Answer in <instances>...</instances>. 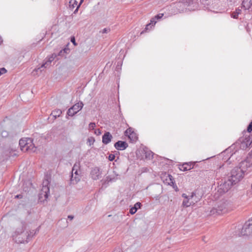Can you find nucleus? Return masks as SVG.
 Here are the masks:
<instances>
[{
    "label": "nucleus",
    "instance_id": "18",
    "mask_svg": "<svg viewBox=\"0 0 252 252\" xmlns=\"http://www.w3.org/2000/svg\"><path fill=\"white\" fill-rule=\"evenodd\" d=\"M241 9H240L239 8H237V9H236L235 11L232 13L231 15V17H232L234 19H237V18H238V15L240 14H241Z\"/></svg>",
    "mask_w": 252,
    "mask_h": 252
},
{
    "label": "nucleus",
    "instance_id": "1",
    "mask_svg": "<svg viewBox=\"0 0 252 252\" xmlns=\"http://www.w3.org/2000/svg\"><path fill=\"white\" fill-rule=\"evenodd\" d=\"M25 227L23 225L18 228L12 234L13 239L17 243H28L31 236L34 235L38 229H37L34 232V230L30 231H25Z\"/></svg>",
    "mask_w": 252,
    "mask_h": 252
},
{
    "label": "nucleus",
    "instance_id": "19",
    "mask_svg": "<svg viewBox=\"0 0 252 252\" xmlns=\"http://www.w3.org/2000/svg\"><path fill=\"white\" fill-rule=\"evenodd\" d=\"M44 67H41V66L40 67L35 68L32 72V75L33 76H35V75L38 76L39 75V72L40 73H41V72L42 71V70H43V69H42Z\"/></svg>",
    "mask_w": 252,
    "mask_h": 252
},
{
    "label": "nucleus",
    "instance_id": "36",
    "mask_svg": "<svg viewBox=\"0 0 252 252\" xmlns=\"http://www.w3.org/2000/svg\"><path fill=\"white\" fill-rule=\"evenodd\" d=\"M1 135L3 137H6L7 135V133L6 131H3L1 132Z\"/></svg>",
    "mask_w": 252,
    "mask_h": 252
},
{
    "label": "nucleus",
    "instance_id": "28",
    "mask_svg": "<svg viewBox=\"0 0 252 252\" xmlns=\"http://www.w3.org/2000/svg\"><path fill=\"white\" fill-rule=\"evenodd\" d=\"M247 131L249 132H251L252 131V122L249 125L247 128Z\"/></svg>",
    "mask_w": 252,
    "mask_h": 252
},
{
    "label": "nucleus",
    "instance_id": "33",
    "mask_svg": "<svg viewBox=\"0 0 252 252\" xmlns=\"http://www.w3.org/2000/svg\"><path fill=\"white\" fill-rule=\"evenodd\" d=\"M163 16V14L162 13H160L158 15H157V16H155V18H157V19H160Z\"/></svg>",
    "mask_w": 252,
    "mask_h": 252
},
{
    "label": "nucleus",
    "instance_id": "3",
    "mask_svg": "<svg viewBox=\"0 0 252 252\" xmlns=\"http://www.w3.org/2000/svg\"><path fill=\"white\" fill-rule=\"evenodd\" d=\"M182 196L184 198L182 205L185 207H189L194 205L200 200V198L196 196L194 192H192L189 195L186 193H183Z\"/></svg>",
    "mask_w": 252,
    "mask_h": 252
},
{
    "label": "nucleus",
    "instance_id": "12",
    "mask_svg": "<svg viewBox=\"0 0 252 252\" xmlns=\"http://www.w3.org/2000/svg\"><path fill=\"white\" fill-rule=\"evenodd\" d=\"M112 136L109 132H105L102 136V142L104 144H107L111 141Z\"/></svg>",
    "mask_w": 252,
    "mask_h": 252
},
{
    "label": "nucleus",
    "instance_id": "27",
    "mask_svg": "<svg viewBox=\"0 0 252 252\" xmlns=\"http://www.w3.org/2000/svg\"><path fill=\"white\" fill-rule=\"evenodd\" d=\"M7 70L4 67L0 68V76L5 73Z\"/></svg>",
    "mask_w": 252,
    "mask_h": 252
},
{
    "label": "nucleus",
    "instance_id": "25",
    "mask_svg": "<svg viewBox=\"0 0 252 252\" xmlns=\"http://www.w3.org/2000/svg\"><path fill=\"white\" fill-rule=\"evenodd\" d=\"M136 211H137V210H136V208L132 207L130 209L129 213L131 215H133L136 212Z\"/></svg>",
    "mask_w": 252,
    "mask_h": 252
},
{
    "label": "nucleus",
    "instance_id": "31",
    "mask_svg": "<svg viewBox=\"0 0 252 252\" xmlns=\"http://www.w3.org/2000/svg\"><path fill=\"white\" fill-rule=\"evenodd\" d=\"M141 203L140 202H137L135 204L134 208H136V210H137L138 208H140L141 207Z\"/></svg>",
    "mask_w": 252,
    "mask_h": 252
},
{
    "label": "nucleus",
    "instance_id": "40",
    "mask_svg": "<svg viewBox=\"0 0 252 252\" xmlns=\"http://www.w3.org/2000/svg\"><path fill=\"white\" fill-rule=\"evenodd\" d=\"M73 216H71V215H69L68 216V218L70 220H72L73 219Z\"/></svg>",
    "mask_w": 252,
    "mask_h": 252
},
{
    "label": "nucleus",
    "instance_id": "17",
    "mask_svg": "<svg viewBox=\"0 0 252 252\" xmlns=\"http://www.w3.org/2000/svg\"><path fill=\"white\" fill-rule=\"evenodd\" d=\"M252 5V1L251 0H244L242 2V7L245 9H249Z\"/></svg>",
    "mask_w": 252,
    "mask_h": 252
},
{
    "label": "nucleus",
    "instance_id": "14",
    "mask_svg": "<svg viewBox=\"0 0 252 252\" xmlns=\"http://www.w3.org/2000/svg\"><path fill=\"white\" fill-rule=\"evenodd\" d=\"M56 57V55L55 54H52L48 58L47 60L45 62V63L42 64L41 67L46 68L47 66H49Z\"/></svg>",
    "mask_w": 252,
    "mask_h": 252
},
{
    "label": "nucleus",
    "instance_id": "37",
    "mask_svg": "<svg viewBox=\"0 0 252 252\" xmlns=\"http://www.w3.org/2000/svg\"><path fill=\"white\" fill-rule=\"evenodd\" d=\"M79 172L80 173V171H78V170L73 171V174L74 175H80V173H79Z\"/></svg>",
    "mask_w": 252,
    "mask_h": 252
},
{
    "label": "nucleus",
    "instance_id": "13",
    "mask_svg": "<svg viewBox=\"0 0 252 252\" xmlns=\"http://www.w3.org/2000/svg\"><path fill=\"white\" fill-rule=\"evenodd\" d=\"M125 133L126 135H127L128 136L130 140L132 141H135L136 140L137 136L136 135V134L133 131H131V129H127L125 131Z\"/></svg>",
    "mask_w": 252,
    "mask_h": 252
},
{
    "label": "nucleus",
    "instance_id": "15",
    "mask_svg": "<svg viewBox=\"0 0 252 252\" xmlns=\"http://www.w3.org/2000/svg\"><path fill=\"white\" fill-rule=\"evenodd\" d=\"M224 212L223 211L222 209H220V208L219 209H216V208H212L210 211V212L208 214V215H220Z\"/></svg>",
    "mask_w": 252,
    "mask_h": 252
},
{
    "label": "nucleus",
    "instance_id": "2",
    "mask_svg": "<svg viewBox=\"0 0 252 252\" xmlns=\"http://www.w3.org/2000/svg\"><path fill=\"white\" fill-rule=\"evenodd\" d=\"M19 146L23 152H34L36 147L33 143V140L31 138H23L19 141Z\"/></svg>",
    "mask_w": 252,
    "mask_h": 252
},
{
    "label": "nucleus",
    "instance_id": "20",
    "mask_svg": "<svg viewBox=\"0 0 252 252\" xmlns=\"http://www.w3.org/2000/svg\"><path fill=\"white\" fill-rule=\"evenodd\" d=\"M62 112L61 110L57 109L55 110V111H53L51 113V115H52L54 117L56 118L57 117H59L62 114Z\"/></svg>",
    "mask_w": 252,
    "mask_h": 252
},
{
    "label": "nucleus",
    "instance_id": "6",
    "mask_svg": "<svg viewBox=\"0 0 252 252\" xmlns=\"http://www.w3.org/2000/svg\"><path fill=\"white\" fill-rule=\"evenodd\" d=\"M49 181L45 180L43 182V186L39 193V198L41 199L44 198V200H46L49 195V188L48 187Z\"/></svg>",
    "mask_w": 252,
    "mask_h": 252
},
{
    "label": "nucleus",
    "instance_id": "41",
    "mask_svg": "<svg viewBox=\"0 0 252 252\" xmlns=\"http://www.w3.org/2000/svg\"><path fill=\"white\" fill-rule=\"evenodd\" d=\"M168 177H169V178L170 179V180L171 181V183H173V181H172V176L168 175Z\"/></svg>",
    "mask_w": 252,
    "mask_h": 252
},
{
    "label": "nucleus",
    "instance_id": "5",
    "mask_svg": "<svg viewBox=\"0 0 252 252\" xmlns=\"http://www.w3.org/2000/svg\"><path fill=\"white\" fill-rule=\"evenodd\" d=\"M252 233V219L246 222L241 231L237 235L239 236H248Z\"/></svg>",
    "mask_w": 252,
    "mask_h": 252
},
{
    "label": "nucleus",
    "instance_id": "29",
    "mask_svg": "<svg viewBox=\"0 0 252 252\" xmlns=\"http://www.w3.org/2000/svg\"><path fill=\"white\" fill-rule=\"evenodd\" d=\"M94 133L96 135H100L101 134V132L99 129H97L94 131Z\"/></svg>",
    "mask_w": 252,
    "mask_h": 252
},
{
    "label": "nucleus",
    "instance_id": "16",
    "mask_svg": "<svg viewBox=\"0 0 252 252\" xmlns=\"http://www.w3.org/2000/svg\"><path fill=\"white\" fill-rule=\"evenodd\" d=\"M80 180V175H74L73 173H72L71 177L70 178L71 183L72 184H77Z\"/></svg>",
    "mask_w": 252,
    "mask_h": 252
},
{
    "label": "nucleus",
    "instance_id": "38",
    "mask_svg": "<svg viewBox=\"0 0 252 252\" xmlns=\"http://www.w3.org/2000/svg\"><path fill=\"white\" fill-rule=\"evenodd\" d=\"M84 0H80V3H79V5H78V6H77V8H76V9L75 10V11H77V10H78V9L79 8V6H80V4H81V3L84 1Z\"/></svg>",
    "mask_w": 252,
    "mask_h": 252
},
{
    "label": "nucleus",
    "instance_id": "26",
    "mask_svg": "<svg viewBox=\"0 0 252 252\" xmlns=\"http://www.w3.org/2000/svg\"><path fill=\"white\" fill-rule=\"evenodd\" d=\"M77 2L76 0H70L69 1L70 5L72 4V7L74 8L75 7L74 5H76Z\"/></svg>",
    "mask_w": 252,
    "mask_h": 252
},
{
    "label": "nucleus",
    "instance_id": "43",
    "mask_svg": "<svg viewBox=\"0 0 252 252\" xmlns=\"http://www.w3.org/2000/svg\"><path fill=\"white\" fill-rule=\"evenodd\" d=\"M151 22H152V23H153V22H154V23H155V24L156 22H155V21H152H152H151Z\"/></svg>",
    "mask_w": 252,
    "mask_h": 252
},
{
    "label": "nucleus",
    "instance_id": "11",
    "mask_svg": "<svg viewBox=\"0 0 252 252\" xmlns=\"http://www.w3.org/2000/svg\"><path fill=\"white\" fill-rule=\"evenodd\" d=\"M194 164L193 162H186L180 165L179 169L183 171L189 170L193 168Z\"/></svg>",
    "mask_w": 252,
    "mask_h": 252
},
{
    "label": "nucleus",
    "instance_id": "24",
    "mask_svg": "<svg viewBox=\"0 0 252 252\" xmlns=\"http://www.w3.org/2000/svg\"><path fill=\"white\" fill-rule=\"evenodd\" d=\"M96 126V125L94 123H91L89 125V130H93L94 129L95 127Z\"/></svg>",
    "mask_w": 252,
    "mask_h": 252
},
{
    "label": "nucleus",
    "instance_id": "23",
    "mask_svg": "<svg viewBox=\"0 0 252 252\" xmlns=\"http://www.w3.org/2000/svg\"><path fill=\"white\" fill-rule=\"evenodd\" d=\"M186 6L189 5L192 2V0H180Z\"/></svg>",
    "mask_w": 252,
    "mask_h": 252
},
{
    "label": "nucleus",
    "instance_id": "7",
    "mask_svg": "<svg viewBox=\"0 0 252 252\" xmlns=\"http://www.w3.org/2000/svg\"><path fill=\"white\" fill-rule=\"evenodd\" d=\"M234 185L232 182L228 179L226 181L224 182L222 184H220L219 186L218 191L220 193L227 192L231 187Z\"/></svg>",
    "mask_w": 252,
    "mask_h": 252
},
{
    "label": "nucleus",
    "instance_id": "35",
    "mask_svg": "<svg viewBox=\"0 0 252 252\" xmlns=\"http://www.w3.org/2000/svg\"><path fill=\"white\" fill-rule=\"evenodd\" d=\"M110 31V29H106V28H105L104 29L102 30V32L103 33H107L108 32H109Z\"/></svg>",
    "mask_w": 252,
    "mask_h": 252
},
{
    "label": "nucleus",
    "instance_id": "22",
    "mask_svg": "<svg viewBox=\"0 0 252 252\" xmlns=\"http://www.w3.org/2000/svg\"><path fill=\"white\" fill-rule=\"evenodd\" d=\"M146 154V158H148L149 159H150L151 158H152L153 157V153L151 151H147L145 153Z\"/></svg>",
    "mask_w": 252,
    "mask_h": 252
},
{
    "label": "nucleus",
    "instance_id": "34",
    "mask_svg": "<svg viewBox=\"0 0 252 252\" xmlns=\"http://www.w3.org/2000/svg\"><path fill=\"white\" fill-rule=\"evenodd\" d=\"M71 42L74 45H76V43L75 42V39L74 37H72L71 38Z\"/></svg>",
    "mask_w": 252,
    "mask_h": 252
},
{
    "label": "nucleus",
    "instance_id": "8",
    "mask_svg": "<svg viewBox=\"0 0 252 252\" xmlns=\"http://www.w3.org/2000/svg\"><path fill=\"white\" fill-rule=\"evenodd\" d=\"M83 105L84 104L82 102L76 103L68 110L67 115L69 116H74L82 109Z\"/></svg>",
    "mask_w": 252,
    "mask_h": 252
},
{
    "label": "nucleus",
    "instance_id": "9",
    "mask_svg": "<svg viewBox=\"0 0 252 252\" xmlns=\"http://www.w3.org/2000/svg\"><path fill=\"white\" fill-rule=\"evenodd\" d=\"M90 174L91 178L94 180H98L101 177V172L99 168L97 167H95L92 169Z\"/></svg>",
    "mask_w": 252,
    "mask_h": 252
},
{
    "label": "nucleus",
    "instance_id": "39",
    "mask_svg": "<svg viewBox=\"0 0 252 252\" xmlns=\"http://www.w3.org/2000/svg\"><path fill=\"white\" fill-rule=\"evenodd\" d=\"M16 198H21L22 197V195H21V194H19V195H17L16 196H15Z\"/></svg>",
    "mask_w": 252,
    "mask_h": 252
},
{
    "label": "nucleus",
    "instance_id": "4",
    "mask_svg": "<svg viewBox=\"0 0 252 252\" xmlns=\"http://www.w3.org/2000/svg\"><path fill=\"white\" fill-rule=\"evenodd\" d=\"M244 174L243 170L240 167H235L231 171L228 179L235 185L243 179Z\"/></svg>",
    "mask_w": 252,
    "mask_h": 252
},
{
    "label": "nucleus",
    "instance_id": "30",
    "mask_svg": "<svg viewBox=\"0 0 252 252\" xmlns=\"http://www.w3.org/2000/svg\"><path fill=\"white\" fill-rule=\"evenodd\" d=\"M115 156L113 154H110L109 156L108 159L110 161H113L115 159Z\"/></svg>",
    "mask_w": 252,
    "mask_h": 252
},
{
    "label": "nucleus",
    "instance_id": "32",
    "mask_svg": "<svg viewBox=\"0 0 252 252\" xmlns=\"http://www.w3.org/2000/svg\"><path fill=\"white\" fill-rule=\"evenodd\" d=\"M88 142H90V145H91V144H93L95 140L93 137H90V138H88Z\"/></svg>",
    "mask_w": 252,
    "mask_h": 252
},
{
    "label": "nucleus",
    "instance_id": "10",
    "mask_svg": "<svg viewBox=\"0 0 252 252\" xmlns=\"http://www.w3.org/2000/svg\"><path fill=\"white\" fill-rule=\"evenodd\" d=\"M114 147L118 150H124L128 147V144L125 141H118L114 144Z\"/></svg>",
    "mask_w": 252,
    "mask_h": 252
},
{
    "label": "nucleus",
    "instance_id": "21",
    "mask_svg": "<svg viewBox=\"0 0 252 252\" xmlns=\"http://www.w3.org/2000/svg\"><path fill=\"white\" fill-rule=\"evenodd\" d=\"M80 162L79 161L76 162L73 166V168L72 169V173H73V171H75V170L80 171Z\"/></svg>",
    "mask_w": 252,
    "mask_h": 252
},
{
    "label": "nucleus",
    "instance_id": "42",
    "mask_svg": "<svg viewBox=\"0 0 252 252\" xmlns=\"http://www.w3.org/2000/svg\"><path fill=\"white\" fill-rule=\"evenodd\" d=\"M2 39L1 38V37L0 36V44L2 43Z\"/></svg>",
    "mask_w": 252,
    "mask_h": 252
}]
</instances>
